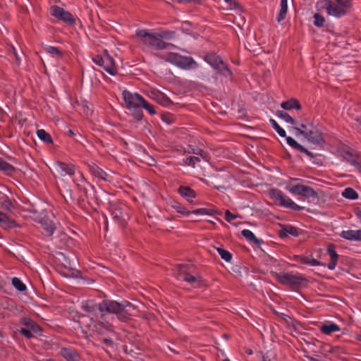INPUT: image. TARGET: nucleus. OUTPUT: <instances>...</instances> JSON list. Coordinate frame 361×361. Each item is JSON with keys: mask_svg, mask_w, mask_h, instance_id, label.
Returning a JSON list of instances; mask_svg holds the SVG:
<instances>
[{"mask_svg": "<svg viewBox=\"0 0 361 361\" xmlns=\"http://www.w3.org/2000/svg\"><path fill=\"white\" fill-rule=\"evenodd\" d=\"M314 18V25L316 27H321L324 25L325 19L319 13H314L313 16Z\"/></svg>", "mask_w": 361, "mask_h": 361, "instance_id": "nucleus-45", "label": "nucleus"}, {"mask_svg": "<svg viewBox=\"0 0 361 361\" xmlns=\"http://www.w3.org/2000/svg\"><path fill=\"white\" fill-rule=\"evenodd\" d=\"M91 170H92V174L95 177H97L104 180H108V174L104 171H103L102 169H100L99 167L95 166H93Z\"/></svg>", "mask_w": 361, "mask_h": 361, "instance_id": "nucleus-32", "label": "nucleus"}, {"mask_svg": "<svg viewBox=\"0 0 361 361\" xmlns=\"http://www.w3.org/2000/svg\"><path fill=\"white\" fill-rule=\"evenodd\" d=\"M195 0H176V2L180 4H184V3H190L192 1H195Z\"/></svg>", "mask_w": 361, "mask_h": 361, "instance_id": "nucleus-61", "label": "nucleus"}, {"mask_svg": "<svg viewBox=\"0 0 361 361\" xmlns=\"http://www.w3.org/2000/svg\"><path fill=\"white\" fill-rule=\"evenodd\" d=\"M177 66L184 69L197 68L198 65L192 57L183 56L180 55L177 63Z\"/></svg>", "mask_w": 361, "mask_h": 361, "instance_id": "nucleus-14", "label": "nucleus"}, {"mask_svg": "<svg viewBox=\"0 0 361 361\" xmlns=\"http://www.w3.org/2000/svg\"><path fill=\"white\" fill-rule=\"evenodd\" d=\"M111 216L117 221H120L123 219V212L119 207H115L112 209Z\"/></svg>", "mask_w": 361, "mask_h": 361, "instance_id": "nucleus-44", "label": "nucleus"}, {"mask_svg": "<svg viewBox=\"0 0 361 361\" xmlns=\"http://www.w3.org/2000/svg\"><path fill=\"white\" fill-rule=\"evenodd\" d=\"M286 228H287V231H286L288 232V234H290L295 237H297L299 233L295 227L289 226H286Z\"/></svg>", "mask_w": 361, "mask_h": 361, "instance_id": "nucleus-53", "label": "nucleus"}, {"mask_svg": "<svg viewBox=\"0 0 361 361\" xmlns=\"http://www.w3.org/2000/svg\"><path fill=\"white\" fill-rule=\"evenodd\" d=\"M12 284L18 291L23 292L26 290V286L17 277L12 279Z\"/></svg>", "mask_w": 361, "mask_h": 361, "instance_id": "nucleus-42", "label": "nucleus"}, {"mask_svg": "<svg viewBox=\"0 0 361 361\" xmlns=\"http://www.w3.org/2000/svg\"><path fill=\"white\" fill-rule=\"evenodd\" d=\"M40 224L42 229L46 232L47 235L51 236L53 235L56 230V226L52 221L48 219H43Z\"/></svg>", "mask_w": 361, "mask_h": 361, "instance_id": "nucleus-22", "label": "nucleus"}, {"mask_svg": "<svg viewBox=\"0 0 361 361\" xmlns=\"http://www.w3.org/2000/svg\"><path fill=\"white\" fill-rule=\"evenodd\" d=\"M269 123H271L273 128L278 133V134L281 137H286V131L282 128L280 127V126L277 123V122L274 119L270 118Z\"/></svg>", "mask_w": 361, "mask_h": 361, "instance_id": "nucleus-40", "label": "nucleus"}, {"mask_svg": "<svg viewBox=\"0 0 361 361\" xmlns=\"http://www.w3.org/2000/svg\"><path fill=\"white\" fill-rule=\"evenodd\" d=\"M342 195L344 197L350 200H356L358 198V194L354 189L351 188H345Z\"/></svg>", "mask_w": 361, "mask_h": 361, "instance_id": "nucleus-37", "label": "nucleus"}, {"mask_svg": "<svg viewBox=\"0 0 361 361\" xmlns=\"http://www.w3.org/2000/svg\"><path fill=\"white\" fill-rule=\"evenodd\" d=\"M276 116L284 120L286 123L291 125H295V120L286 112L283 111H277Z\"/></svg>", "mask_w": 361, "mask_h": 361, "instance_id": "nucleus-36", "label": "nucleus"}, {"mask_svg": "<svg viewBox=\"0 0 361 361\" xmlns=\"http://www.w3.org/2000/svg\"><path fill=\"white\" fill-rule=\"evenodd\" d=\"M241 233H242V235L246 238L247 240H248L249 241H250L251 243L255 244V245H260L261 244L263 243V241L262 240H260V239H258L255 235V234L250 230L248 229H244L241 231Z\"/></svg>", "mask_w": 361, "mask_h": 361, "instance_id": "nucleus-25", "label": "nucleus"}, {"mask_svg": "<svg viewBox=\"0 0 361 361\" xmlns=\"http://www.w3.org/2000/svg\"><path fill=\"white\" fill-rule=\"evenodd\" d=\"M187 266L184 264H178L174 268V274L178 279H183L184 274H187Z\"/></svg>", "mask_w": 361, "mask_h": 361, "instance_id": "nucleus-35", "label": "nucleus"}, {"mask_svg": "<svg viewBox=\"0 0 361 361\" xmlns=\"http://www.w3.org/2000/svg\"><path fill=\"white\" fill-rule=\"evenodd\" d=\"M317 10L325 9L329 16L341 18L347 14L346 11L338 4L334 3L331 0H321L316 4Z\"/></svg>", "mask_w": 361, "mask_h": 361, "instance_id": "nucleus-5", "label": "nucleus"}, {"mask_svg": "<svg viewBox=\"0 0 361 361\" xmlns=\"http://www.w3.org/2000/svg\"><path fill=\"white\" fill-rule=\"evenodd\" d=\"M171 204L172 208L174 209L178 213L185 216H188L190 214V211L188 210L185 207L177 201H172Z\"/></svg>", "mask_w": 361, "mask_h": 361, "instance_id": "nucleus-31", "label": "nucleus"}, {"mask_svg": "<svg viewBox=\"0 0 361 361\" xmlns=\"http://www.w3.org/2000/svg\"><path fill=\"white\" fill-rule=\"evenodd\" d=\"M136 35L140 37L144 45L151 49L164 50L175 47L173 44L161 40L157 32H149L145 30H140L136 32Z\"/></svg>", "mask_w": 361, "mask_h": 361, "instance_id": "nucleus-3", "label": "nucleus"}, {"mask_svg": "<svg viewBox=\"0 0 361 361\" xmlns=\"http://www.w3.org/2000/svg\"><path fill=\"white\" fill-rule=\"evenodd\" d=\"M270 197L277 201L280 206L291 209L294 211L302 209V207L295 204L290 198L278 189H271L270 190Z\"/></svg>", "mask_w": 361, "mask_h": 361, "instance_id": "nucleus-7", "label": "nucleus"}, {"mask_svg": "<svg viewBox=\"0 0 361 361\" xmlns=\"http://www.w3.org/2000/svg\"><path fill=\"white\" fill-rule=\"evenodd\" d=\"M94 63L102 67L108 73L114 75L117 73V68L113 58L104 51V56H96L92 59Z\"/></svg>", "mask_w": 361, "mask_h": 361, "instance_id": "nucleus-8", "label": "nucleus"}, {"mask_svg": "<svg viewBox=\"0 0 361 361\" xmlns=\"http://www.w3.org/2000/svg\"><path fill=\"white\" fill-rule=\"evenodd\" d=\"M340 236L348 240L361 241V229L343 231Z\"/></svg>", "mask_w": 361, "mask_h": 361, "instance_id": "nucleus-16", "label": "nucleus"}, {"mask_svg": "<svg viewBox=\"0 0 361 361\" xmlns=\"http://www.w3.org/2000/svg\"><path fill=\"white\" fill-rule=\"evenodd\" d=\"M56 170L61 176H73L75 173V166L70 163L57 161Z\"/></svg>", "mask_w": 361, "mask_h": 361, "instance_id": "nucleus-11", "label": "nucleus"}, {"mask_svg": "<svg viewBox=\"0 0 361 361\" xmlns=\"http://www.w3.org/2000/svg\"><path fill=\"white\" fill-rule=\"evenodd\" d=\"M320 331L324 334L330 335L333 332L340 331V327L334 323H330L322 325L320 328Z\"/></svg>", "mask_w": 361, "mask_h": 361, "instance_id": "nucleus-26", "label": "nucleus"}, {"mask_svg": "<svg viewBox=\"0 0 361 361\" xmlns=\"http://www.w3.org/2000/svg\"><path fill=\"white\" fill-rule=\"evenodd\" d=\"M288 11V4L287 0H281L280 3V11L277 16V21L279 23L283 20L286 16Z\"/></svg>", "mask_w": 361, "mask_h": 361, "instance_id": "nucleus-28", "label": "nucleus"}, {"mask_svg": "<svg viewBox=\"0 0 361 361\" xmlns=\"http://www.w3.org/2000/svg\"><path fill=\"white\" fill-rule=\"evenodd\" d=\"M178 192L188 202H192V200L197 197L196 192L188 186L180 185L178 189Z\"/></svg>", "mask_w": 361, "mask_h": 361, "instance_id": "nucleus-15", "label": "nucleus"}, {"mask_svg": "<svg viewBox=\"0 0 361 361\" xmlns=\"http://www.w3.org/2000/svg\"><path fill=\"white\" fill-rule=\"evenodd\" d=\"M200 159L197 157H189L183 159V162L185 165L191 166L195 167L196 162H200Z\"/></svg>", "mask_w": 361, "mask_h": 361, "instance_id": "nucleus-46", "label": "nucleus"}, {"mask_svg": "<svg viewBox=\"0 0 361 361\" xmlns=\"http://www.w3.org/2000/svg\"><path fill=\"white\" fill-rule=\"evenodd\" d=\"M357 339L361 341V335L357 336Z\"/></svg>", "mask_w": 361, "mask_h": 361, "instance_id": "nucleus-64", "label": "nucleus"}, {"mask_svg": "<svg viewBox=\"0 0 361 361\" xmlns=\"http://www.w3.org/2000/svg\"><path fill=\"white\" fill-rule=\"evenodd\" d=\"M16 221L10 219L6 214L0 212V226L4 229H9L16 226Z\"/></svg>", "mask_w": 361, "mask_h": 361, "instance_id": "nucleus-21", "label": "nucleus"}, {"mask_svg": "<svg viewBox=\"0 0 361 361\" xmlns=\"http://www.w3.org/2000/svg\"><path fill=\"white\" fill-rule=\"evenodd\" d=\"M11 206L12 202L8 197H6L1 204L2 208L9 210Z\"/></svg>", "mask_w": 361, "mask_h": 361, "instance_id": "nucleus-52", "label": "nucleus"}, {"mask_svg": "<svg viewBox=\"0 0 361 361\" xmlns=\"http://www.w3.org/2000/svg\"><path fill=\"white\" fill-rule=\"evenodd\" d=\"M144 108L150 115H154L156 114V111L152 105H151L148 102H147L144 99V102L142 103L141 108Z\"/></svg>", "mask_w": 361, "mask_h": 361, "instance_id": "nucleus-48", "label": "nucleus"}, {"mask_svg": "<svg viewBox=\"0 0 361 361\" xmlns=\"http://www.w3.org/2000/svg\"><path fill=\"white\" fill-rule=\"evenodd\" d=\"M183 280H184L191 284L197 283V285H199L201 282V279L200 277H196V276H192L188 273L184 274Z\"/></svg>", "mask_w": 361, "mask_h": 361, "instance_id": "nucleus-39", "label": "nucleus"}, {"mask_svg": "<svg viewBox=\"0 0 361 361\" xmlns=\"http://www.w3.org/2000/svg\"><path fill=\"white\" fill-rule=\"evenodd\" d=\"M295 259L297 261H299L300 263L304 264H308L312 267L315 266H321L324 265V264H322L320 262L317 261L315 259L312 258V256L310 257H305V256H295Z\"/></svg>", "mask_w": 361, "mask_h": 361, "instance_id": "nucleus-23", "label": "nucleus"}, {"mask_svg": "<svg viewBox=\"0 0 361 361\" xmlns=\"http://www.w3.org/2000/svg\"><path fill=\"white\" fill-rule=\"evenodd\" d=\"M327 252L331 259L330 262L328 264L327 267L330 270H334L337 264L338 255L335 251L334 246L333 245H329Z\"/></svg>", "mask_w": 361, "mask_h": 361, "instance_id": "nucleus-20", "label": "nucleus"}, {"mask_svg": "<svg viewBox=\"0 0 361 361\" xmlns=\"http://www.w3.org/2000/svg\"><path fill=\"white\" fill-rule=\"evenodd\" d=\"M276 279L280 283L288 286L293 289L299 288L302 283L307 281V279L302 275H294L292 273L277 274Z\"/></svg>", "mask_w": 361, "mask_h": 361, "instance_id": "nucleus-4", "label": "nucleus"}, {"mask_svg": "<svg viewBox=\"0 0 361 361\" xmlns=\"http://www.w3.org/2000/svg\"><path fill=\"white\" fill-rule=\"evenodd\" d=\"M161 40L164 39H171L175 37L176 32L170 30H163L159 32H157Z\"/></svg>", "mask_w": 361, "mask_h": 361, "instance_id": "nucleus-41", "label": "nucleus"}, {"mask_svg": "<svg viewBox=\"0 0 361 361\" xmlns=\"http://www.w3.org/2000/svg\"><path fill=\"white\" fill-rule=\"evenodd\" d=\"M157 56L159 57H160L161 59H164V61L176 66L180 54L171 52V53H168L166 54L157 55Z\"/></svg>", "mask_w": 361, "mask_h": 361, "instance_id": "nucleus-27", "label": "nucleus"}, {"mask_svg": "<svg viewBox=\"0 0 361 361\" xmlns=\"http://www.w3.org/2000/svg\"><path fill=\"white\" fill-rule=\"evenodd\" d=\"M19 332L27 338H31L33 337L32 331L26 328H21L19 329Z\"/></svg>", "mask_w": 361, "mask_h": 361, "instance_id": "nucleus-50", "label": "nucleus"}, {"mask_svg": "<svg viewBox=\"0 0 361 361\" xmlns=\"http://www.w3.org/2000/svg\"><path fill=\"white\" fill-rule=\"evenodd\" d=\"M200 215H212L214 210L212 209L200 208Z\"/></svg>", "mask_w": 361, "mask_h": 361, "instance_id": "nucleus-55", "label": "nucleus"}, {"mask_svg": "<svg viewBox=\"0 0 361 361\" xmlns=\"http://www.w3.org/2000/svg\"><path fill=\"white\" fill-rule=\"evenodd\" d=\"M122 96L125 106L129 110L130 114L137 121H141L143 118L141 106L144 98L137 93H132L126 90L123 91Z\"/></svg>", "mask_w": 361, "mask_h": 361, "instance_id": "nucleus-2", "label": "nucleus"}, {"mask_svg": "<svg viewBox=\"0 0 361 361\" xmlns=\"http://www.w3.org/2000/svg\"><path fill=\"white\" fill-rule=\"evenodd\" d=\"M286 231H287L286 226H283L282 228V229L281 231H279V235L280 238H284L287 237L288 232H286Z\"/></svg>", "mask_w": 361, "mask_h": 361, "instance_id": "nucleus-56", "label": "nucleus"}, {"mask_svg": "<svg viewBox=\"0 0 361 361\" xmlns=\"http://www.w3.org/2000/svg\"><path fill=\"white\" fill-rule=\"evenodd\" d=\"M336 4L342 6L348 13V10L351 7L352 4L350 0H335Z\"/></svg>", "mask_w": 361, "mask_h": 361, "instance_id": "nucleus-49", "label": "nucleus"}, {"mask_svg": "<svg viewBox=\"0 0 361 361\" xmlns=\"http://www.w3.org/2000/svg\"><path fill=\"white\" fill-rule=\"evenodd\" d=\"M68 135L70 136H73L75 135V133H73V131L72 130H68Z\"/></svg>", "mask_w": 361, "mask_h": 361, "instance_id": "nucleus-63", "label": "nucleus"}, {"mask_svg": "<svg viewBox=\"0 0 361 361\" xmlns=\"http://www.w3.org/2000/svg\"><path fill=\"white\" fill-rule=\"evenodd\" d=\"M238 217L237 215L231 213L229 210H226L225 212V219L228 222H231L233 220L235 219Z\"/></svg>", "mask_w": 361, "mask_h": 361, "instance_id": "nucleus-51", "label": "nucleus"}, {"mask_svg": "<svg viewBox=\"0 0 361 361\" xmlns=\"http://www.w3.org/2000/svg\"><path fill=\"white\" fill-rule=\"evenodd\" d=\"M193 153L200 156L203 159L208 161V155L204 150L197 149L196 151H194Z\"/></svg>", "mask_w": 361, "mask_h": 361, "instance_id": "nucleus-54", "label": "nucleus"}, {"mask_svg": "<svg viewBox=\"0 0 361 361\" xmlns=\"http://www.w3.org/2000/svg\"><path fill=\"white\" fill-rule=\"evenodd\" d=\"M20 323L25 326L27 329L31 330L33 333H40L42 331L41 327L35 322L32 319L27 317H23L20 319Z\"/></svg>", "mask_w": 361, "mask_h": 361, "instance_id": "nucleus-18", "label": "nucleus"}, {"mask_svg": "<svg viewBox=\"0 0 361 361\" xmlns=\"http://www.w3.org/2000/svg\"><path fill=\"white\" fill-rule=\"evenodd\" d=\"M286 189L294 195H301L307 198H317V192L311 187L305 185H294L292 187H287Z\"/></svg>", "mask_w": 361, "mask_h": 361, "instance_id": "nucleus-10", "label": "nucleus"}, {"mask_svg": "<svg viewBox=\"0 0 361 361\" xmlns=\"http://www.w3.org/2000/svg\"><path fill=\"white\" fill-rule=\"evenodd\" d=\"M304 137L313 144L322 145L324 142L322 133L314 126Z\"/></svg>", "mask_w": 361, "mask_h": 361, "instance_id": "nucleus-12", "label": "nucleus"}, {"mask_svg": "<svg viewBox=\"0 0 361 361\" xmlns=\"http://www.w3.org/2000/svg\"><path fill=\"white\" fill-rule=\"evenodd\" d=\"M103 342L107 345V346H109V347H113V345H114V341L111 339V338H105L103 339Z\"/></svg>", "mask_w": 361, "mask_h": 361, "instance_id": "nucleus-57", "label": "nucleus"}, {"mask_svg": "<svg viewBox=\"0 0 361 361\" xmlns=\"http://www.w3.org/2000/svg\"><path fill=\"white\" fill-rule=\"evenodd\" d=\"M49 13L51 16H54L59 20L63 22L70 25H73L75 23V19L74 16L68 11H66L63 8L54 5L49 8Z\"/></svg>", "mask_w": 361, "mask_h": 361, "instance_id": "nucleus-9", "label": "nucleus"}, {"mask_svg": "<svg viewBox=\"0 0 361 361\" xmlns=\"http://www.w3.org/2000/svg\"><path fill=\"white\" fill-rule=\"evenodd\" d=\"M312 124L308 123L301 124L300 128H294V130H295V135L298 136L299 135H302L305 136V135L307 134L310 129H312Z\"/></svg>", "mask_w": 361, "mask_h": 361, "instance_id": "nucleus-33", "label": "nucleus"}, {"mask_svg": "<svg viewBox=\"0 0 361 361\" xmlns=\"http://www.w3.org/2000/svg\"><path fill=\"white\" fill-rule=\"evenodd\" d=\"M355 121L357 123V128L361 131V116L357 117L355 118Z\"/></svg>", "mask_w": 361, "mask_h": 361, "instance_id": "nucleus-60", "label": "nucleus"}, {"mask_svg": "<svg viewBox=\"0 0 361 361\" xmlns=\"http://www.w3.org/2000/svg\"><path fill=\"white\" fill-rule=\"evenodd\" d=\"M342 157L347 162L355 166L357 170L361 172V163L358 161L357 157L350 152L349 151L343 152Z\"/></svg>", "mask_w": 361, "mask_h": 361, "instance_id": "nucleus-17", "label": "nucleus"}, {"mask_svg": "<svg viewBox=\"0 0 361 361\" xmlns=\"http://www.w3.org/2000/svg\"><path fill=\"white\" fill-rule=\"evenodd\" d=\"M60 354L66 361L80 360L79 353L73 348H61L60 350Z\"/></svg>", "mask_w": 361, "mask_h": 361, "instance_id": "nucleus-13", "label": "nucleus"}, {"mask_svg": "<svg viewBox=\"0 0 361 361\" xmlns=\"http://www.w3.org/2000/svg\"><path fill=\"white\" fill-rule=\"evenodd\" d=\"M82 308L89 313L98 309L102 313L107 312L116 314L117 319L123 322L130 320L133 315L132 312L135 310V305L127 300L119 302L109 299H104L97 305L92 300L86 301L82 304Z\"/></svg>", "mask_w": 361, "mask_h": 361, "instance_id": "nucleus-1", "label": "nucleus"}, {"mask_svg": "<svg viewBox=\"0 0 361 361\" xmlns=\"http://www.w3.org/2000/svg\"><path fill=\"white\" fill-rule=\"evenodd\" d=\"M0 171L7 175H10L14 172L15 168L2 158H0Z\"/></svg>", "mask_w": 361, "mask_h": 361, "instance_id": "nucleus-30", "label": "nucleus"}, {"mask_svg": "<svg viewBox=\"0 0 361 361\" xmlns=\"http://www.w3.org/2000/svg\"><path fill=\"white\" fill-rule=\"evenodd\" d=\"M38 137L46 143L50 144L53 142L51 135L44 129H40L37 131Z\"/></svg>", "mask_w": 361, "mask_h": 361, "instance_id": "nucleus-34", "label": "nucleus"}, {"mask_svg": "<svg viewBox=\"0 0 361 361\" xmlns=\"http://www.w3.org/2000/svg\"><path fill=\"white\" fill-rule=\"evenodd\" d=\"M286 141H287V143L291 147H293V149L300 152H303L305 154H306L307 156H309L310 157H313L314 155L312 152H310V151H308L306 148H305L303 146H302L300 144H299L296 140H295L293 137H286Z\"/></svg>", "mask_w": 361, "mask_h": 361, "instance_id": "nucleus-19", "label": "nucleus"}, {"mask_svg": "<svg viewBox=\"0 0 361 361\" xmlns=\"http://www.w3.org/2000/svg\"><path fill=\"white\" fill-rule=\"evenodd\" d=\"M204 61H207L212 67L216 69L219 73L225 76H228L232 74L231 70L225 64L219 56L215 53H209L204 57Z\"/></svg>", "mask_w": 361, "mask_h": 361, "instance_id": "nucleus-6", "label": "nucleus"}, {"mask_svg": "<svg viewBox=\"0 0 361 361\" xmlns=\"http://www.w3.org/2000/svg\"><path fill=\"white\" fill-rule=\"evenodd\" d=\"M216 249L223 259L228 262H231L232 259V255L231 252L221 247H216Z\"/></svg>", "mask_w": 361, "mask_h": 361, "instance_id": "nucleus-43", "label": "nucleus"}, {"mask_svg": "<svg viewBox=\"0 0 361 361\" xmlns=\"http://www.w3.org/2000/svg\"><path fill=\"white\" fill-rule=\"evenodd\" d=\"M355 214L358 220L361 221V209L360 208H356L355 209Z\"/></svg>", "mask_w": 361, "mask_h": 361, "instance_id": "nucleus-59", "label": "nucleus"}, {"mask_svg": "<svg viewBox=\"0 0 361 361\" xmlns=\"http://www.w3.org/2000/svg\"><path fill=\"white\" fill-rule=\"evenodd\" d=\"M44 50L47 53L51 54L53 56L61 57L63 56V51L55 47L47 46L44 47Z\"/></svg>", "mask_w": 361, "mask_h": 361, "instance_id": "nucleus-38", "label": "nucleus"}, {"mask_svg": "<svg viewBox=\"0 0 361 361\" xmlns=\"http://www.w3.org/2000/svg\"><path fill=\"white\" fill-rule=\"evenodd\" d=\"M281 107L286 110H292L293 109L299 110L301 109V105L297 99H290L281 102Z\"/></svg>", "mask_w": 361, "mask_h": 361, "instance_id": "nucleus-24", "label": "nucleus"}, {"mask_svg": "<svg viewBox=\"0 0 361 361\" xmlns=\"http://www.w3.org/2000/svg\"><path fill=\"white\" fill-rule=\"evenodd\" d=\"M190 214H200V209H197L190 211Z\"/></svg>", "mask_w": 361, "mask_h": 361, "instance_id": "nucleus-62", "label": "nucleus"}, {"mask_svg": "<svg viewBox=\"0 0 361 361\" xmlns=\"http://www.w3.org/2000/svg\"><path fill=\"white\" fill-rule=\"evenodd\" d=\"M157 97V101L162 105L166 106L171 103V100L162 93L158 92Z\"/></svg>", "mask_w": 361, "mask_h": 361, "instance_id": "nucleus-47", "label": "nucleus"}, {"mask_svg": "<svg viewBox=\"0 0 361 361\" xmlns=\"http://www.w3.org/2000/svg\"><path fill=\"white\" fill-rule=\"evenodd\" d=\"M226 3H228L230 6L232 8H236L238 6V4L235 0H224Z\"/></svg>", "mask_w": 361, "mask_h": 361, "instance_id": "nucleus-58", "label": "nucleus"}, {"mask_svg": "<svg viewBox=\"0 0 361 361\" xmlns=\"http://www.w3.org/2000/svg\"><path fill=\"white\" fill-rule=\"evenodd\" d=\"M0 171L7 175H10L14 172L15 168L2 158H0Z\"/></svg>", "mask_w": 361, "mask_h": 361, "instance_id": "nucleus-29", "label": "nucleus"}]
</instances>
